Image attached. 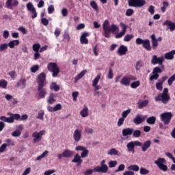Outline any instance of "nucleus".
Returning <instances> with one entry per match:
<instances>
[{
  "instance_id": "nucleus-9",
  "label": "nucleus",
  "mask_w": 175,
  "mask_h": 175,
  "mask_svg": "<svg viewBox=\"0 0 175 175\" xmlns=\"http://www.w3.org/2000/svg\"><path fill=\"white\" fill-rule=\"evenodd\" d=\"M43 87L44 86H38V88H37L38 99H44V98H46V96L47 95V90H46V88Z\"/></svg>"
},
{
  "instance_id": "nucleus-14",
  "label": "nucleus",
  "mask_w": 175,
  "mask_h": 175,
  "mask_svg": "<svg viewBox=\"0 0 175 175\" xmlns=\"http://www.w3.org/2000/svg\"><path fill=\"white\" fill-rule=\"evenodd\" d=\"M46 80V74L44 72H41L37 79L38 86H45L46 83L44 81Z\"/></svg>"
},
{
  "instance_id": "nucleus-19",
  "label": "nucleus",
  "mask_w": 175,
  "mask_h": 175,
  "mask_svg": "<svg viewBox=\"0 0 175 175\" xmlns=\"http://www.w3.org/2000/svg\"><path fill=\"white\" fill-rule=\"evenodd\" d=\"M88 36H90V33L88 32H83L80 38V42L81 44H88V39L87 38Z\"/></svg>"
},
{
  "instance_id": "nucleus-15",
  "label": "nucleus",
  "mask_w": 175,
  "mask_h": 175,
  "mask_svg": "<svg viewBox=\"0 0 175 175\" xmlns=\"http://www.w3.org/2000/svg\"><path fill=\"white\" fill-rule=\"evenodd\" d=\"M120 27H122V31L115 36V38L116 39H120V38H122V36H124V35L126 33V28H128V25H126V24L124 23H120Z\"/></svg>"
},
{
  "instance_id": "nucleus-37",
  "label": "nucleus",
  "mask_w": 175,
  "mask_h": 175,
  "mask_svg": "<svg viewBox=\"0 0 175 175\" xmlns=\"http://www.w3.org/2000/svg\"><path fill=\"white\" fill-rule=\"evenodd\" d=\"M128 170H133V172H139L140 167L137 165H131L127 167Z\"/></svg>"
},
{
  "instance_id": "nucleus-20",
  "label": "nucleus",
  "mask_w": 175,
  "mask_h": 175,
  "mask_svg": "<svg viewBox=\"0 0 175 175\" xmlns=\"http://www.w3.org/2000/svg\"><path fill=\"white\" fill-rule=\"evenodd\" d=\"M118 55H125L128 53V47L124 45H120L117 51Z\"/></svg>"
},
{
  "instance_id": "nucleus-27",
  "label": "nucleus",
  "mask_w": 175,
  "mask_h": 175,
  "mask_svg": "<svg viewBox=\"0 0 175 175\" xmlns=\"http://www.w3.org/2000/svg\"><path fill=\"white\" fill-rule=\"evenodd\" d=\"M133 133V129H131V128L124 129L122 131V136L124 137L131 136V135H132Z\"/></svg>"
},
{
  "instance_id": "nucleus-45",
  "label": "nucleus",
  "mask_w": 175,
  "mask_h": 175,
  "mask_svg": "<svg viewBox=\"0 0 175 175\" xmlns=\"http://www.w3.org/2000/svg\"><path fill=\"white\" fill-rule=\"evenodd\" d=\"M11 136H12V137H20L21 136V131L16 130L12 133Z\"/></svg>"
},
{
  "instance_id": "nucleus-23",
  "label": "nucleus",
  "mask_w": 175,
  "mask_h": 175,
  "mask_svg": "<svg viewBox=\"0 0 175 175\" xmlns=\"http://www.w3.org/2000/svg\"><path fill=\"white\" fill-rule=\"evenodd\" d=\"M17 86L21 88V90H24L27 87V79L25 78H21L17 83Z\"/></svg>"
},
{
  "instance_id": "nucleus-40",
  "label": "nucleus",
  "mask_w": 175,
  "mask_h": 175,
  "mask_svg": "<svg viewBox=\"0 0 175 175\" xmlns=\"http://www.w3.org/2000/svg\"><path fill=\"white\" fill-rule=\"evenodd\" d=\"M26 8L27 10H29V12H33V13L36 14L35 13V10H36L35 9V7H33V5H32L31 3H28L26 5Z\"/></svg>"
},
{
  "instance_id": "nucleus-51",
  "label": "nucleus",
  "mask_w": 175,
  "mask_h": 175,
  "mask_svg": "<svg viewBox=\"0 0 175 175\" xmlns=\"http://www.w3.org/2000/svg\"><path fill=\"white\" fill-rule=\"evenodd\" d=\"M175 81V74L172 75L167 80L168 85H172L173 82Z\"/></svg>"
},
{
  "instance_id": "nucleus-32",
  "label": "nucleus",
  "mask_w": 175,
  "mask_h": 175,
  "mask_svg": "<svg viewBox=\"0 0 175 175\" xmlns=\"http://www.w3.org/2000/svg\"><path fill=\"white\" fill-rule=\"evenodd\" d=\"M142 46L148 51H151V44L150 43V40H144V43L142 44Z\"/></svg>"
},
{
  "instance_id": "nucleus-29",
  "label": "nucleus",
  "mask_w": 175,
  "mask_h": 175,
  "mask_svg": "<svg viewBox=\"0 0 175 175\" xmlns=\"http://www.w3.org/2000/svg\"><path fill=\"white\" fill-rule=\"evenodd\" d=\"M88 107L85 106L83 107V109H82L80 112L79 114L80 116L83 118H86V117H88Z\"/></svg>"
},
{
  "instance_id": "nucleus-16",
  "label": "nucleus",
  "mask_w": 175,
  "mask_h": 175,
  "mask_svg": "<svg viewBox=\"0 0 175 175\" xmlns=\"http://www.w3.org/2000/svg\"><path fill=\"white\" fill-rule=\"evenodd\" d=\"M146 118H147V116H142V115H139L137 114L136 116V117L133 119V122L134 124H135L136 125H139L140 124H142V122H143Z\"/></svg>"
},
{
  "instance_id": "nucleus-64",
  "label": "nucleus",
  "mask_w": 175,
  "mask_h": 175,
  "mask_svg": "<svg viewBox=\"0 0 175 175\" xmlns=\"http://www.w3.org/2000/svg\"><path fill=\"white\" fill-rule=\"evenodd\" d=\"M94 170H91V169H89V170H87L85 172H84V175H91L92 174V173H94Z\"/></svg>"
},
{
  "instance_id": "nucleus-7",
  "label": "nucleus",
  "mask_w": 175,
  "mask_h": 175,
  "mask_svg": "<svg viewBox=\"0 0 175 175\" xmlns=\"http://www.w3.org/2000/svg\"><path fill=\"white\" fill-rule=\"evenodd\" d=\"M142 142L139 141H131L126 145L129 152L135 153V147H142Z\"/></svg>"
},
{
  "instance_id": "nucleus-38",
  "label": "nucleus",
  "mask_w": 175,
  "mask_h": 175,
  "mask_svg": "<svg viewBox=\"0 0 175 175\" xmlns=\"http://www.w3.org/2000/svg\"><path fill=\"white\" fill-rule=\"evenodd\" d=\"M50 88L51 90V91H53V90L54 91H55L56 92L57 91H59V85H58L57 83H55V82H53L50 86Z\"/></svg>"
},
{
  "instance_id": "nucleus-8",
  "label": "nucleus",
  "mask_w": 175,
  "mask_h": 175,
  "mask_svg": "<svg viewBox=\"0 0 175 175\" xmlns=\"http://www.w3.org/2000/svg\"><path fill=\"white\" fill-rule=\"evenodd\" d=\"M146 0H129V5L133 8H143Z\"/></svg>"
},
{
  "instance_id": "nucleus-6",
  "label": "nucleus",
  "mask_w": 175,
  "mask_h": 175,
  "mask_svg": "<svg viewBox=\"0 0 175 175\" xmlns=\"http://www.w3.org/2000/svg\"><path fill=\"white\" fill-rule=\"evenodd\" d=\"M46 135V130H41L40 131H35L32 133L33 142L39 143L42 140V137Z\"/></svg>"
},
{
  "instance_id": "nucleus-25",
  "label": "nucleus",
  "mask_w": 175,
  "mask_h": 175,
  "mask_svg": "<svg viewBox=\"0 0 175 175\" xmlns=\"http://www.w3.org/2000/svg\"><path fill=\"white\" fill-rule=\"evenodd\" d=\"M63 155L64 156V158H72V157L75 155V152L70 149H65L63 150Z\"/></svg>"
},
{
  "instance_id": "nucleus-61",
  "label": "nucleus",
  "mask_w": 175,
  "mask_h": 175,
  "mask_svg": "<svg viewBox=\"0 0 175 175\" xmlns=\"http://www.w3.org/2000/svg\"><path fill=\"white\" fill-rule=\"evenodd\" d=\"M135 43H136V44H142L143 45V43H144V40H143L140 38H137L135 40Z\"/></svg>"
},
{
  "instance_id": "nucleus-5",
  "label": "nucleus",
  "mask_w": 175,
  "mask_h": 175,
  "mask_svg": "<svg viewBox=\"0 0 175 175\" xmlns=\"http://www.w3.org/2000/svg\"><path fill=\"white\" fill-rule=\"evenodd\" d=\"M154 163L160 170H163V172L167 170V165H165V163H166V159H165V158H158L157 160L154 161Z\"/></svg>"
},
{
  "instance_id": "nucleus-53",
  "label": "nucleus",
  "mask_w": 175,
  "mask_h": 175,
  "mask_svg": "<svg viewBox=\"0 0 175 175\" xmlns=\"http://www.w3.org/2000/svg\"><path fill=\"white\" fill-rule=\"evenodd\" d=\"M30 70L31 73H36L39 70V66L38 65H35L32 67H31Z\"/></svg>"
},
{
  "instance_id": "nucleus-63",
  "label": "nucleus",
  "mask_w": 175,
  "mask_h": 175,
  "mask_svg": "<svg viewBox=\"0 0 175 175\" xmlns=\"http://www.w3.org/2000/svg\"><path fill=\"white\" fill-rule=\"evenodd\" d=\"M53 173H55V170L45 171L44 173V175H51Z\"/></svg>"
},
{
  "instance_id": "nucleus-17",
  "label": "nucleus",
  "mask_w": 175,
  "mask_h": 175,
  "mask_svg": "<svg viewBox=\"0 0 175 175\" xmlns=\"http://www.w3.org/2000/svg\"><path fill=\"white\" fill-rule=\"evenodd\" d=\"M163 25H165L167 27V31L170 29L171 32H173L175 29V23L172 22V21L167 20L163 23Z\"/></svg>"
},
{
  "instance_id": "nucleus-30",
  "label": "nucleus",
  "mask_w": 175,
  "mask_h": 175,
  "mask_svg": "<svg viewBox=\"0 0 175 175\" xmlns=\"http://www.w3.org/2000/svg\"><path fill=\"white\" fill-rule=\"evenodd\" d=\"M56 100H57L55 99V94L51 93L46 100V102L49 105H54V103L56 102Z\"/></svg>"
},
{
  "instance_id": "nucleus-2",
  "label": "nucleus",
  "mask_w": 175,
  "mask_h": 175,
  "mask_svg": "<svg viewBox=\"0 0 175 175\" xmlns=\"http://www.w3.org/2000/svg\"><path fill=\"white\" fill-rule=\"evenodd\" d=\"M95 173H107L109 172V166L106 164V160L103 159L100 162V165H98L94 168Z\"/></svg>"
},
{
  "instance_id": "nucleus-58",
  "label": "nucleus",
  "mask_w": 175,
  "mask_h": 175,
  "mask_svg": "<svg viewBox=\"0 0 175 175\" xmlns=\"http://www.w3.org/2000/svg\"><path fill=\"white\" fill-rule=\"evenodd\" d=\"M117 166V161H111L109 162V167H116Z\"/></svg>"
},
{
  "instance_id": "nucleus-55",
  "label": "nucleus",
  "mask_w": 175,
  "mask_h": 175,
  "mask_svg": "<svg viewBox=\"0 0 175 175\" xmlns=\"http://www.w3.org/2000/svg\"><path fill=\"white\" fill-rule=\"evenodd\" d=\"M40 49V44H33V51L35 52H39Z\"/></svg>"
},
{
  "instance_id": "nucleus-52",
  "label": "nucleus",
  "mask_w": 175,
  "mask_h": 175,
  "mask_svg": "<svg viewBox=\"0 0 175 175\" xmlns=\"http://www.w3.org/2000/svg\"><path fill=\"white\" fill-rule=\"evenodd\" d=\"M143 68V62L138 61L136 62L135 69L136 70H140Z\"/></svg>"
},
{
  "instance_id": "nucleus-49",
  "label": "nucleus",
  "mask_w": 175,
  "mask_h": 175,
  "mask_svg": "<svg viewBox=\"0 0 175 175\" xmlns=\"http://www.w3.org/2000/svg\"><path fill=\"white\" fill-rule=\"evenodd\" d=\"M49 154V150H45L41 155L36 158V161H41L43 158H45L46 155Z\"/></svg>"
},
{
  "instance_id": "nucleus-4",
  "label": "nucleus",
  "mask_w": 175,
  "mask_h": 175,
  "mask_svg": "<svg viewBox=\"0 0 175 175\" xmlns=\"http://www.w3.org/2000/svg\"><path fill=\"white\" fill-rule=\"evenodd\" d=\"M172 118L173 113L172 112H164L160 115V120L164 123V125H169Z\"/></svg>"
},
{
  "instance_id": "nucleus-46",
  "label": "nucleus",
  "mask_w": 175,
  "mask_h": 175,
  "mask_svg": "<svg viewBox=\"0 0 175 175\" xmlns=\"http://www.w3.org/2000/svg\"><path fill=\"white\" fill-rule=\"evenodd\" d=\"M163 84V81H161V79L159 80V83H156V88L157 90H158L159 91H162L163 87L162 86Z\"/></svg>"
},
{
  "instance_id": "nucleus-26",
  "label": "nucleus",
  "mask_w": 175,
  "mask_h": 175,
  "mask_svg": "<svg viewBox=\"0 0 175 175\" xmlns=\"http://www.w3.org/2000/svg\"><path fill=\"white\" fill-rule=\"evenodd\" d=\"M151 40H152V46L153 50H155L157 47H158V40L157 37H155V34H152L150 36Z\"/></svg>"
},
{
  "instance_id": "nucleus-36",
  "label": "nucleus",
  "mask_w": 175,
  "mask_h": 175,
  "mask_svg": "<svg viewBox=\"0 0 175 175\" xmlns=\"http://www.w3.org/2000/svg\"><path fill=\"white\" fill-rule=\"evenodd\" d=\"M155 121H157V118H155V116L149 117L146 120V122L147 124H149V125H154Z\"/></svg>"
},
{
  "instance_id": "nucleus-60",
  "label": "nucleus",
  "mask_w": 175,
  "mask_h": 175,
  "mask_svg": "<svg viewBox=\"0 0 175 175\" xmlns=\"http://www.w3.org/2000/svg\"><path fill=\"white\" fill-rule=\"evenodd\" d=\"M54 107L55 111H58L59 110H62V105L57 104Z\"/></svg>"
},
{
  "instance_id": "nucleus-47",
  "label": "nucleus",
  "mask_w": 175,
  "mask_h": 175,
  "mask_svg": "<svg viewBox=\"0 0 175 175\" xmlns=\"http://www.w3.org/2000/svg\"><path fill=\"white\" fill-rule=\"evenodd\" d=\"M37 120L44 121V111L39 112L36 116Z\"/></svg>"
},
{
  "instance_id": "nucleus-34",
  "label": "nucleus",
  "mask_w": 175,
  "mask_h": 175,
  "mask_svg": "<svg viewBox=\"0 0 175 175\" xmlns=\"http://www.w3.org/2000/svg\"><path fill=\"white\" fill-rule=\"evenodd\" d=\"M107 155H111V156L116 155V156H118V155H120V152L118 150H117V149H116L114 148H112L109 149L107 151Z\"/></svg>"
},
{
  "instance_id": "nucleus-18",
  "label": "nucleus",
  "mask_w": 175,
  "mask_h": 175,
  "mask_svg": "<svg viewBox=\"0 0 175 175\" xmlns=\"http://www.w3.org/2000/svg\"><path fill=\"white\" fill-rule=\"evenodd\" d=\"M18 0H7L5 5L8 9H12L13 6H18Z\"/></svg>"
},
{
  "instance_id": "nucleus-11",
  "label": "nucleus",
  "mask_w": 175,
  "mask_h": 175,
  "mask_svg": "<svg viewBox=\"0 0 175 175\" xmlns=\"http://www.w3.org/2000/svg\"><path fill=\"white\" fill-rule=\"evenodd\" d=\"M158 73H162L161 68L155 67L153 68L152 75L150 77V81H152V80H158V79H159V74Z\"/></svg>"
},
{
  "instance_id": "nucleus-22",
  "label": "nucleus",
  "mask_w": 175,
  "mask_h": 175,
  "mask_svg": "<svg viewBox=\"0 0 175 175\" xmlns=\"http://www.w3.org/2000/svg\"><path fill=\"white\" fill-rule=\"evenodd\" d=\"M121 85H124L125 87H128L129 84H131V79L128 77H123L120 81Z\"/></svg>"
},
{
  "instance_id": "nucleus-39",
  "label": "nucleus",
  "mask_w": 175,
  "mask_h": 175,
  "mask_svg": "<svg viewBox=\"0 0 175 175\" xmlns=\"http://www.w3.org/2000/svg\"><path fill=\"white\" fill-rule=\"evenodd\" d=\"M131 111H132V109H131L123 111L122 113V118H124L125 120V118H126V117H128V116L131 114Z\"/></svg>"
},
{
  "instance_id": "nucleus-21",
  "label": "nucleus",
  "mask_w": 175,
  "mask_h": 175,
  "mask_svg": "<svg viewBox=\"0 0 175 175\" xmlns=\"http://www.w3.org/2000/svg\"><path fill=\"white\" fill-rule=\"evenodd\" d=\"M73 163H77L78 166H80L83 163V159H81V156L79 154H76L72 160Z\"/></svg>"
},
{
  "instance_id": "nucleus-24",
  "label": "nucleus",
  "mask_w": 175,
  "mask_h": 175,
  "mask_svg": "<svg viewBox=\"0 0 175 175\" xmlns=\"http://www.w3.org/2000/svg\"><path fill=\"white\" fill-rule=\"evenodd\" d=\"M174 55H175V50H172L168 53H165L164 59L172 60L174 59Z\"/></svg>"
},
{
  "instance_id": "nucleus-43",
  "label": "nucleus",
  "mask_w": 175,
  "mask_h": 175,
  "mask_svg": "<svg viewBox=\"0 0 175 175\" xmlns=\"http://www.w3.org/2000/svg\"><path fill=\"white\" fill-rule=\"evenodd\" d=\"M88 154H90V150L88 149L85 148L83 150L82 152L81 153V158H87L88 157Z\"/></svg>"
},
{
  "instance_id": "nucleus-3",
  "label": "nucleus",
  "mask_w": 175,
  "mask_h": 175,
  "mask_svg": "<svg viewBox=\"0 0 175 175\" xmlns=\"http://www.w3.org/2000/svg\"><path fill=\"white\" fill-rule=\"evenodd\" d=\"M47 68L49 72H52L53 77H57L59 73V68L57 63L51 62L47 65Z\"/></svg>"
},
{
  "instance_id": "nucleus-35",
  "label": "nucleus",
  "mask_w": 175,
  "mask_h": 175,
  "mask_svg": "<svg viewBox=\"0 0 175 175\" xmlns=\"http://www.w3.org/2000/svg\"><path fill=\"white\" fill-rule=\"evenodd\" d=\"M148 105V100H139L138 101V109H143Z\"/></svg>"
},
{
  "instance_id": "nucleus-48",
  "label": "nucleus",
  "mask_w": 175,
  "mask_h": 175,
  "mask_svg": "<svg viewBox=\"0 0 175 175\" xmlns=\"http://www.w3.org/2000/svg\"><path fill=\"white\" fill-rule=\"evenodd\" d=\"M8 87V82L5 79L0 80V88H6Z\"/></svg>"
},
{
  "instance_id": "nucleus-62",
  "label": "nucleus",
  "mask_w": 175,
  "mask_h": 175,
  "mask_svg": "<svg viewBox=\"0 0 175 175\" xmlns=\"http://www.w3.org/2000/svg\"><path fill=\"white\" fill-rule=\"evenodd\" d=\"M124 121H125V119H124V118H119L118 121V126H121L122 125H124Z\"/></svg>"
},
{
  "instance_id": "nucleus-10",
  "label": "nucleus",
  "mask_w": 175,
  "mask_h": 175,
  "mask_svg": "<svg viewBox=\"0 0 175 175\" xmlns=\"http://www.w3.org/2000/svg\"><path fill=\"white\" fill-rule=\"evenodd\" d=\"M165 61V57L163 56H161L158 57L156 55H153L151 59L152 65H162Z\"/></svg>"
},
{
  "instance_id": "nucleus-57",
  "label": "nucleus",
  "mask_w": 175,
  "mask_h": 175,
  "mask_svg": "<svg viewBox=\"0 0 175 175\" xmlns=\"http://www.w3.org/2000/svg\"><path fill=\"white\" fill-rule=\"evenodd\" d=\"M5 143H7V147H10V146H14V142H13V140L11 139H7L5 140Z\"/></svg>"
},
{
  "instance_id": "nucleus-12",
  "label": "nucleus",
  "mask_w": 175,
  "mask_h": 175,
  "mask_svg": "<svg viewBox=\"0 0 175 175\" xmlns=\"http://www.w3.org/2000/svg\"><path fill=\"white\" fill-rule=\"evenodd\" d=\"M169 89L167 88H164L163 93L160 94L161 96V100L163 103H167V101L170 100V96L168 94Z\"/></svg>"
},
{
  "instance_id": "nucleus-28",
  "label": "nucleus",
  "mask_w": 175,
  "mask_h": 175,
  "mask_svg": "<svg viewBox=\"0 0 175 175\" xmlns=\"http://www.w3.org/2000/svg\"><path fill=\"white\" fill-rule=\"evenodd\" d=\"M141 146H142V150L143 152H146V151H147V150H148V148L151 147V140L146 141L144 143V144L142 145Z\"/></svg>"
},
{
  "instance_id": "nucleus-33",
  "label": "nucleus",
  "mask_w": 175,
  "mask_h": 175,
  "mask_svg": "<svg viewBox=\"0 0 175 175\" xmlns=\"http://www.w3.org/2000/svg\"><path fill=\"white\" fill-rule=\"evenodd\" d=\"M20 44V40H13L12 41H10L8 43V47L10 49H14V46H18Z\"/></svg>"
},
{
  "instance_id": "nucleus-44",
  "label": "nucleus",
  "mask_w": 175,
  "mask_h": 175,
  "mask_svg": "<svg viewBox=\"0 0 175 175\" xmlns=\"http://www.w3.org/2000/svg\"><path fill=\"white\" fill-rule=\"evenodd\" d=\"M9 47V44L3 43L0 44V53H2V51H5V50H8V48Z\"/></svg>"
},
{
  "instance_id": "nucleus-13",
  "label": "nucleus",
  "mask_w": 175,
  "mask_h": 175,
  "mask_svg": "<svg viewBox=\"0 0 175 175\" xmlns=\"http://www.w3.org/2000/svg\"><path fill=\"white\" fill-rule=\"evenodd\" d=\"M82 130L76 129L72 134V137L75 143H79L81 140Z\"/></svg>"
},
{
  "instance_id": "nucleus-41",
  "label": "nucleus",
  "mask_w": 175,
  "mask_h": 175,
  "mask_svg": "<svg viewBox=\"0 0 175 175\" xmlns=\"http://www.w3.org/2000/svg\"><path fill=\"white\" fill-rule=\"evenodd\" d=\"M135 38V36L133 34H126L124 37V42H131L132 39Z\"/></svg>"
},
{
  "instance_id": "nucleus-42",
  "label": "nucleus",
  "mask_w": 175,
  "mask_h": 175,
  "mask_svg": "<svg viewBox=\"0 0 175 175\" xmlns=\"http://www.w3.org/2000/svg\"><path fill=\"white\" fill-rule=\"evenodd\" d=\"M100 80V75H98L92 81V85H98L99 81Z\"/></svg>"
},
{
  "instance_id": "nucleus-54",
  "label": "nucleus",
  "mask_w": 175,
  "mask_h": 175,
  "mask_svg": "<svg viewBox=\"0 0 175 175\" xmlns=\"http://www.w3.org/2000/svg\"><path fill=\"white\" fill-rule=\"evenodd\" d=\"M139 85H140V81H134L133 83H131V88H137V87H139Z\"/></svg>"
},
{
  "instance_id": "nucleus-59",
  "label": "nucleus",
  "mask_w": 175,
  "mask_h": 175,
  "mask_svg": "<svg viewBox=\"0 0 175 175\" xmlns=\"http://www.w3.org/2000/svg\"><path fill=\"white\" fill-rule=\"evenodd\" d=\"M133 13H134V11L133 9H128L126 12V16H127L128 17H131V16H132Z\"/></svg>"
},
{
  "instance_id": "nucleus-50",
  "label": "nucleus",
  "mask_w": 175,
  "mask_h": 175,
  "mask_svg": "<svg viewBox=\"0 0 175 175\" xmlns=\"http://www.w3.org/2000/svg\"><path fill=\"white\" fill-rule=\"evenodd\" d=\"M139 173L142 175H146L148 174V173H150V171L144 167H141L139 170Z\"/></svg>"
},
{
  "instance_id": "nucleus-56",
  "label": "nucleus",
  "mask_w": 175,
  "mask_h": 175,
  "mask_svg": "<svg viewBox=\"0 0 175 175\" xmlns=\"http://www.w3.org/2000/svg\"><path fill=\"white\" fill-rule=\"evenodd\" d=\"M133 135L134 137H139L142 135V131L140 130H135L134 132H133Z\"/></svg>"
},
{
  "instance_id": "nucleus-31",
  "label": "nucleus",
  "mask_w": 175,
  "mask_h": 175,
  "mask_svg": "<svg viewBox=\"0 0 175 175\" xmlns=\"http://www.w3.org/2000/svg\"><path fill=\"white\" fill-rule=\"evenodd\" d=\"M86 73H87V70H82L79 74H78L75 77V83H77L79 80H80L81 79H83V77H84Z\"/></svg>"
},
{
  "instance_id": "nucleus-1",
  "label": "nucleus",
  "mask_w": 175,
  "mask_h": 175,
  "mask_svg": "<svg viewBox=\"0 0 175 175\" xmlns=\"http://www.w3.org/2000/svg\"><path fill=\"white\" fill-rule=\"evenodd\" d=\"M103 29L104 31V36L105 38H110V33L118 31V27L115 24H112L110 27V22L109 20H105L103 23Z\"/></svg>"
}]
</instances>
